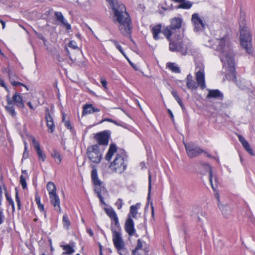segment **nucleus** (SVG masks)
I'll return each mask as SVG.
<instances>
[{
    "instance_id": "obj_1",
    "label": "nucleus",
    "mask_w": 255,
    "mask_h": 255,
    "mask_svg": "<svg viewBox=\"0 0 255 255\" xmlns=\"http://www.w3.org/2000/svg\"><path fill=\"white\" fill-rule=\"evenodd\" d=\"M112 9L113 21L119 24V29L124 36L131 33V20L126 6L118 2L117 0H107Z\"/></svg>"
},
{
    "instance_id": "obj_2",
    "label": "nucleus",
    "mask_w": 255,
    "mask_h": 255,
    "mask_svg": "<svg viewBox=\"0 0 255 255\" xmlns=\"http://www.w3.org/2000/svg\"><path fill=\"white\" fill-rule=\"evenodd\" d=\"M215 42L217 44L216 49L222 52L221 60L223 64V66L227 67L229 72L234 75L235 72V54L231 45L228 43L226 44V38L225 37L216 39Z\"/></svg>"
},
{
    "instance_id": "obj_3",
    "label": "nucleus",
    "mask_w": 255,
    "mask_h": 255,
    "mask_svg": "<svg viewBox=\"0 0 255 255\" xmlns=\"http://www.w3.org/2000/svg\"><path fill=\"white\" fill-rule=\"evenodd\" d=\"M127 156L123 150L118 151L113 162L111 163L110 167L113 171L122 173L126 170L127 166Z\"/></svg>"
},
{
    "instance_id": "obj_4",
    "label": "nucleus",
    "mask_w": 255,
    "mask_h": 255,
    "mask_svg": "<svg viewBox=\"0 0 255 255\" xmlns=\"http://www.w3.org/2000/svg\"><path fill=\"white\" fill-rule=\"evenodd\" d=\"M240 42L242 47L247 53L250 54L252 52V38L249 31L246 28L241 29Z\"/></svg>"
},
{
    "instance_id": "obj_5",
    "label": "nucleus",
    "mask_w": 255,
    "mask_h": 255,
    "mask_svg": "<svg viewBox=\"0 0 255 255\" xmlns=\"http://www.w3.org/2000/svg\"><path fill=\"white\" fill-rule=\"evenodd\" d=\"M86 154L89 160L96 164L100 162L102 154L100 152L99 146L97 144L91 145L88 147Z\"/></svg>"
},
{
    "instance_id": "obj_6",
    "label": "nucleus",
    "mask_w": 255,
    "mask_h": 255,
    "mask_svg": "<svg viewBox=\"0 0 255 255\" xmlns=\"http://www.w3.org/2000/svg\"><path fill=\"white\" fill-rule=\"evenodd\" d=\"M184 145L187 155L190 158L195 157L204 152L200 147L193 143H184ZM205 153H206V152Z\"/></svg>"
},
{
    "instance_id": "obj_7",
    "label": "nucleus",
    "mask_w": 255,
    "mask_h": 255,
    "mask_svg": "<svg viewBox=\"0 0 255 255\" xmlns=\"http://www.w3.org/2000/svg\"><path fill=\"white\" fill-rule=\"evenodd\" d=\"M113 241L115 248L118 250L119 254L122 255L121 252L124 249L125 243L121 232L117 231L116 229L113 230Z\"/></svg>"
},
{
    "instance_id": "obj_8",
    "label": "nucleus",
    "mask_w": 255,
    "mask_h": 255,
    "mask_svg": "<svg viewBox=\"0 0 255 255\" xmlns=\"http://www.w3.org/2000/svg\"><path fill=\"white\" fill-rule=\"evenodd\" d=\"M191 21L194 26V30L196 32L204 30L206 26L203 18L199 16L198 13H193L192 15Z\"/></svg>"
},
{
    "instance_id": "obj_9",
    "label": "nucleus",
    "mask_w": 255,
    "mask_h": 255,
    "mask_svg": "<svg viewBox=\"0 0 255 255\" xmlns=\"http://www.w3.org/2000/svg\"><path fill=\"white\" fill-rule=\"evenodd\" d=\"M202 166L207 172H209V181L212 189L215 190L219 183L217 177L213 174L212 168L210 165L207 163H203L202 164Z\"/></svg>"
},
{
    "instance_id": "obj_10",
    "label": "nucleus",
    "mask_w": 255,
    "mask_h": 255,
    "mask_svg": "<svg viewBox=\"0 0 255 255\" xmlns=\"http://www.w3.org/2000/svg\"><path fill=\"white\" fill-rule=\"evenodd\" d=\"M110 132L109 130H105L98 133L95 138L97 142L100 145H107L109 142Z\"/></svg>"
},
{
    "instance_id": "obj_11",
    "label": "nucleus",
    "mask_w": 255,
    "mask_h": 255,
    "mask_svg": "<svg viewBox=\"0 0 255 255\" xmlns=\"http://www.w3.org/2000/svg\"><path fill=\"white\" fill-rule=\"evenodd\" d=\"M30 138V139L31 140L33 146L37 153L39 160H41L42 162H44L46 158V155L40 149V146L39 142L37 141H36L34 136H31Z\"/></svg>"
},
{
    "instance_id": "obj_12",
    "label": "nucleus",
    "mask_w": 255,
    "mask_h": 255,
    "mask_svg": "<svg viewBox=\"0 0 255 255\" xmlns=\"http://www.w3.org/2000/svg\"><path fill=\"white\" fill-rule=\"evenodd\" d=\"M125 229L129 236H133L135 233L134 222L129 214H128V218L125 222Z\"/></svg>"
},
{
    "instance_id": "obj_13",
    "label": "nucleus",
    "mask_w": 255,
    "mask_h": 255,
    "mask_svg": "<svg viewBox=\"0 0 255 255\" xmlns=\"http://www.w3.org/2000/svg\"><path fill=\"white\" fill-rule=\"evenodd\" d=\"M169 50L173 52H180L183 55H185L187 53L186 49L184 48L183 44L181 42L170 41L169 43Z\"/></svg>"
},
{
    "instance_id": "obj_14",
    "label": "nucleus",
    "mask_w": 255,
    "mask_h": 255,
    "mask_svg": "<svg viewBox=\"0 0 255 255\" xmlns=\"http://www.w3.org/2000/svg\"><path fill=\"white\" fill-rule=\"evenodd\" d=\"M196 80L198 86H200L202 89L205 88L206 85L205 83V75L203 67H200L199 69L196 72Z\"/></svg>"
},
{
    "instance_id": "obj_15",
    "label": "nucleus",
    "mask_w": 255,
    "mask_h": 255,
    "mask_svg": "<svg viewBox=\"0 0 255 255\" xmlns=\"http://www.w3.org/2000/svg\"><path fill=\"white\" fill-rule=\"evenodd\" d=\"M54 16L58 25L64 26L67 30L71 29V25L67 22L61 12L55 11L54 12Z\"/></svg>"
},
{
    "instance_id": "obj_16",
    "label": "nucleus",
    "mask_w": 255,
    "mask_h": 255,
    "mask_svg": "<svg viewBox=\"0 0 255 255\" xmlns=\"http://www.w3.org/2000/svg\"><path fill=\"white\" fill-rule=\"evenodd\" d=\"M45 120L46 122V125L48 128L50 129V132L52 133L55 129V125L53 117L49 113V110L48 107L45 109Z\"/></svg>"
},
{
    "instance_id": "obj_17",
    "label": "nucleus",
    "mask_w": 255,
    "mask_h": 255,
    "mask_svg": "<svg viewBox=\"0 0 255 255\" xmlns=\"http://www.w3.org/2000/svg\"><path fill=\"white\" fill-rule=\"evenodd\" d=\"M49 197L50 202L53 206L54 210L58 212H60V199L56 193L49 195Z\"/></svg>"
},
{
    "instance_id": "obj_18",
    "label": "nucleus",
    "mask_w": 255,
    "mask_h": 255,
    "mask_svg": "<svg viewBox=\"0 0 255 255\" xmlns=\"http://www.w3.org/2000/svg\"><path fill=\"white\" fill-rule=\"evenodd\" d=\"M181 23L182 20L181 18L175 17L171 19V24L169 25V27L175 32L176 34L179 33V34H180V32H179V30L181 28Z\"/></svg>"
},
{
    "instance_id": "obj_19",
    "label": "nucleus",
    "mask_w": 255,
    "mask_h": 255,
    "mask_svg": "<svg viewBox=\"0 0 255 255\" xmlns=\"http://www.w3.org/2000/svg\"><path fill=\"white\" fill-rule=\"evenodd\" d=\"M100 111L99 109L93 107L92 104H86L83 107L82 114L85 115Z\"/></svg>"
},
{
    "instance_id": "obj_20",
    "label": "nucleus",
    "mask_w": 255,
    "mask_h": 255,
    "mask_svg": "<svg viewBox=\"0 0 255 255\" xmlns=\"http://www.w3.org/2000/svg\"><path fill=\"white\" fill-rule=\"evenodd\" d=\"M162 32L168 40H170V37L172 35H174L175 37L176 38H179L181 37V34H179V33L176 34L175 32L172 30V29H171L169 26H167L164 28Z\"/></svg>"
},
{
    "instance_id": "obj_21",
    "label": "nucleus",
    "mask_w": 255,
    "mask_h": 255,
    "mask_svg": "<svg viewBox=\"0 0 255 255\" xmlns=\"http://www.w3.org/2000/svg\"><path fill=\"white\" fill-rule=\"evenodd\" d=\"M143 244H145V242L142 241L140 239H138L137 241V245L134 249V252L136 253V250L140 251H143L144 253V255H147L149 252V249L146 247L143 248Z\"/></svg>"
},
{
    "instance_id": "obj_22",
    "label": "nucleus",
    "mask_w": 255,
    "mask_h": 255,
    "mask_svg": "<svg viewBox=\"0 0 255 255\" xmlns=\"http://www.w3.org/2000/svg\"><path fill=\"white\" fill-rule=\"evenodd\" d=\"M117 151V147L116 144L112 143L110 145L108 152L105 156V159L108 161H110L114 154Z\"/></svg>"
},
{
    "instance_id": "obj_23",
    "label": "nucleus",
    "mask_w": 255,
    "mask_h": 255,
    "mask_svg": "<svg viewBox=\"0 0 255 255\" xmlns=\"http://www.w3.org/2000/svg\"><path fill=\"white\" fill-rule=\"evenodd\" d=\"M12 99L14 104H15L18 107L21 108H24V105L22 98L18 93H15L12 96Z\"/></svg>"
},
{
    "instance_id": "obj_24",
    "label": "nucleus",
    "mask_w": 255,
    "mask_h": 255,
    "mask_svg": "<svg viewBox=\"0 0 255 255\" xmlns=\"http://www.w3.org/2000/svg\"><path fill=\"white\" fill-rule=\"evenodd\" d=\"M208 98H220L221 100L223 99V94L218 90H210L209 91L207 95Z\"/></svg>"
},
{
    "instance_id": "obj_25",
    "label": "nucleus",
    "mask_w": 255,
    "mask_h": 255,
    "mask_svg": "<svg viewBox=\"0 0 255 255\" xmlns=\"http://www.w3.org/2000/svg\"><path fill=\"white\" fill-rule=\"evenodd\" d=\"M186 85L189 89H196L197 88L198 86L194 80H193V77L191 74H188L186 78Z\"/></svg>"
},
{
    "instance_id": "obj_26",
    "label": "nucleus",
    "mask_w": 255,
    "mask_h": 255,
    "mask_svg": "<svg viewBox=\"0 0 255 255\" xmlns=\"http://www.w3.org/2000/svg\"><path fill=\"white\" fill-rule=\"evenodd\" d=\"M91 178L93 181V184L96 186H100L102 183L99 179L97 174V170L96 169H93L91 171Z\"/></svg>"
},
{
    "instance_id": "obj_27",
    "label": "nucleus",
    "mask_w": 255,
    "mask_h": 255,
    "mask_svg": "<svg viewBox=\"0 0 255 255\" xmlns=\"http://www.w3.org/2000/svg\"><path fill=\"white\" fill-rule=\"evenodd\" d=\"M161 26L160 24H157L154 26H153L151 29L152 33L153 35V38L155 40H158L160 39V36H159V34L161 32Z\"/></svg>"
},
{
    "instance_id": "obj_28",
    "label": "nucleus",
    "mask_w": 255,
    "mask_h": 255,
    "mask_svg": "<svg viewBox=\"0 0 255 255\" xmlns=\"http://www.w3.org/2000/svg\"><path fill=\"white\" fill-rule=\"evenodd\" d=\"M51 156L54 158L55 162L60 164L62 160V157L60 153L56 149H53L51 152Z\"/></svg>"
},
{
    "instance_id": "obj_29",
    "label": "nucleus",
    "mask_w": 255,
    "mask_h": 255,
    "mask_svg": "<svg viewBox=\"0 0 255 255\" xmlns=\"http://www.w3.org/2000/svg\"><path fill=\"white\" fill-rule=\"evenodd\" d=\"M140 206V204L137 203L135 205H131L130 207L129 214L131 216V218H136L137 214V210Z\"/></svg>"
},
{
    "instance_id": "obj_30",
    "label": "nucleus",
    "mask_w": 255,
    "mask_h": 255,
    "mask_svg": "<svg viewBox=\"0 0 255 255\" xmlns=\"http://www.w3.org/2000/svg\"><path fill=\"white\" fill-rule=\"evenodd\" d=\"M192 5V2L190 1H185L183 0V2H181L180 4H179L176 8L177 9L179 8H183V9H189L191 7Z\"/></svg>"
},
{
    "instance_id": "obj_31",
    "label": "nucleus",
    "mask_w": 255,
    "mask_h": 255,
    "mask_svg": "<svg viewBox=\"0 0 255 255\" xmlns=\"http://www.w3.org/2000/svg\"><path fill=\"white\" fill-rule=\"evenodd\" d=\"M5 70L6 71V72H7V73L8 74V75L9 76L10 82H11V84L12 85V86H18V85H21V86H22L24 87L27 89V90H28V88H27V87L25 85L23 84L22 83H20V82H16V81L12 80V77L11 76V74L10 73V70L9 69H5Z\"/></svg>"
},
{
    "instance_id": "obj_32",
    "label": "nucleus",
    "mask_w": 255,
    "mask_h": 255,
    "mask_svg": "<svg viewBox=\"0 0 255 255\" xmlns=\"http://www.w3.org/2000/svg\"><path fill=\"white\" fill-rule=\"evenodd\" d=\"M221 209L223 215L225 217H227L231 213V209L230 207L227 205H222L221 207H219Z\"/></svg>"
},
{
    "instance_id": "obj_33",
    "label": "nucleus",
    "mask_w": 255,
    "mask_h": 255,
    "mask_svg": "<svg viewBox=\"0 0 255 255\" xmlns=\"http://www.w3.org/2000/svg\"><path fill=\"white\" fill-rule=\"evenodd\" d=\"M47 189L49 192V194L56 193V189L54 183L52 182H49L47 184Z\"/></svg>"
},
{
    "instance_id": "obj_34",
    "label": "nucleus",
    "mask_w": 255,
    "mask_h": 255,
    "mask_svg": "<svg viewBox=\"0 0 255 255\" xmlns=\"http://www.w3.org/2000/svg\"><path fill=\"white\" fill-rule=\"evenodd\" d=\"M61 247L65 251L63 253V255H70L75 252L74 250L69 245H61Z\"/></svg>"
},
{
    "instance_id": "obj_35",
    "label": "nucleus",
    "mask_w": 255,
    "mask_h": 255,
    "mask_svg": "<svg viewBox=\"0 0 255 255\" xmlns=\"http://www.w3.org/2000/svg\"><path fill=\"white\" fill-rule=\"evenodd\" d=\"M168 67L173 72L176 73H180V70L179 67L175 63H168L167 64Z\"/></svg>"
},
{
    "instance_id": "obj_36",
    "label": "nucleus",
    "mask_w": 255,
    "mask_h": 255,
    "mask_svg": "<svg viewBox=\"0 0 255 255\" xmlns=\"http://www.w3.org/2000/svg\"><path fill=\"white\" fill-rule=\"evenodd\" d=\"M105 211L111 220L118 217L115 211L112 208H106Z\"/></svg>"
},
{
    "instance_id": "obj_37",
    "label": "nucleus",
    "mask_w": 255,
    "mask_h": 255,
    "mask_svg": "<svg viewBox=\"0 0 255 255\" xmlns=\"http://www.w3.org/2000/svg\"><path fill=\"white\" fill-rule=\"evenodd\" d=\"M62 222L64 227L67 230L69 229L70 226V222L66 215L63 216Z\"/></svg>"
},
{
    "instance_id": "obj_38",
    "label": "nucleus",
    "mask_w": 255,
    "mask_h": 255,
    "mask_svg": "<svg viewBox=\"0 0 255 255\" xmlns=\"http://www.w3.org/2000/svg\"><path fill=\"white\" fill-rule=\"evenodd\" d=\"M5 109L12 117H14L16 115V112H15L14 108L13 105L6 106Z\"/></svg>"
},
{
    "instance_id": "obj_39",
    "label": "nucleus",
    "mask_w": 255,
    "mask_h": 255,
    "mask_svg": "<svg viewBox=\"0 0 255 255\" xmlns=\"http://www.w3.org/2000/svg\"><path fill=\"white\" fill-rule=\"evenodd\" d=\"M101 191H102V189H101V188L100 186L99 187H96L95 188V191L97 194L98 197L100 199V200L101 202L102 203H104V199H103V197L101 195Z\"/></svg>"
},
{
    "instance_id": "obj_40",
    "label": "nucleus",
    "mask_w": 255,
    "mask_h": 255,
    "mask_svg": "<svg viewBox=\"0 0 255 255\" xmlns=\"http://www.w3.org/2000/svg\"><path fill=\"white\" fill-rule=\"evenodd\" d=\"M27 177L24 176L23 175H21L20 177V183L23 189H25L27 187V184L26 179Z\"/></svg>"
},
{
    "instance_id": "obj_41",
    "label": "nucleus",
    "mask_w": 255,
    "mask_h": 255,
    "mask_svg": "<svg viewBox=\"0 0 255 255\" xmlns=\"http://www.w3.org/2000/svg\"><path fill=\"white\" fill-rule=\"evenodd\" d=\"M112 220H113L114 222L115 227L114 228H113L112 229V231L113 232V230L116 229L117 231H119V232H120L121 229L120 224L119 223V220H118V217L115 218V219H113Z\"/></svg>"
},
{
    "instance_id": "obj_42",
    "label": "nucleus",
    "mask_w": 255,
    "mask_h": 255,
    "mask_svg": "<svg viewBox=\"0 0 255 255\" xmlns=\"http://www.w3.org/2000/svg\"><path fill=\"white\" fill-rule=\"evenodd\" d=\"M244 148L246 150V151L249 152L251 155H254V151L252 149V148L250 147V145L248 142L247 143H245L243 145Z\"/></svg>"
},
{
    "instance_id": "obj_43",
    "label": "nucleus",
    "mask_w": 255,
    "mask_h": 255,
    "mask_svg": "<svg viewBox=\"0 0 255 255\" xmlns=\"http://www.w3.org/2000/svg\"><path fill=\"white\" fill-rule=\"evenodd\" d=\"M151 190V175L150 174V173L149 172L148 175V196H147V199L149 200L150 197V193Z\"/></svg>"
},
{
    "instance_id": "obj_44",
    "label": "nucleus",
    "mask_w": 255,
    "mask_h": 255,
    "mask_svg": "<svg viewBox=\"0 0 255 255\" xmlns=\"http://www.w3.org/2000/svg\"><path fill=\"white\" fill-rule=\"evenodd\" d=\"M111 41H112L113 42L115 46L123 54V55H124L125 56H126L123 49L122 48L121 46L119 44V43L115 40H111Z\"/></svg>"
},
{
    "instance_id": "obj_45",
    "label": "nucleus",
    "mask_w": 255,
    "mask_h": 255,
    "mask_svg": "<svg viewBox=\"0 0 255 255\" xmlns=\"http://www.w3.org/2000/svg\"><path fill=\"white\" fill-rule=\"evenodd\" d=\"M15 201L17 204V208L18 210H20L21 209V205H20V200L18 196V192H16L15 193Z\"/></svg>"
},
{
    "instance_id": "obj_46",
    "label": "nucleus",
    "mask_w": 255,
    "mask_h": 255,
    "mask_svg": "<svg viewBox=\"0 0 255 255\" xmlns=\"http://www.w3.org/2000/svg\"><path fill=\"white\" fill-rule=\"evenodd\" d=\"M116 205L117 206L118 209H121L123 206V200L122 199L119 198L116 202Z\"/></svg>"
},
{
    "instance_id": "obj_47",
    "label": "nucleus",
    "mask_w": 255,
    "mask_h": 255,
    "mask_svg": "<svg viewBox=\"0 0 255 255\" xmlns=\"http://www.w3.org/2000/svg\"><path fill=\"white\" fill-rule=\"evenodd\" d=\"M69 46L72 48L74 49H78V46L76 45L75 41L72 40L69 43Z\"/></svg>"
},
{
    "instance_id": "obj_48",
    "label": "nucleus",
    "mask_w": 255,
    "mask_h": 255,
    "mask_svg": "<svg viewBox=\"0 0 255 255\" xmlns=\"http://www.w3.org/2000/svg\"><path fill=\"white\" fill-rule=\"evenodd\" d=\"M6 199L8 200V201L9 202V205H10L12 206V209L13 211L14 210V202H13L12 199L11 198L9 197L7 194L6 195Z\"/></svg>"
},
{
    "instance_id": "obj_49",
    "label": "nucleus",
    "mask_w": 255,
    "mask_h": 255,
    "mask_svg": "<svg viewBox=\"0 0 255 255\" xmlns=\"http://www.w3.org/2000/svg\"><path fill=\"white\" fill-rule=\"evenodd\" d=\"M239 140L240 142L242 143V145L244 144L245 143H247L248 141L246 140V139L241 135H238Z\"/></svg>"
},
{
    "instance_id": "obj_50",
    "label": "nucleus",
    "mask_w": 255,
    "mask_h": 255,
    "mask_svg": "<svg viewBox=\"0 0 255 255\" xmlns=\"http://www.w3.org/2000/svg\"><path fill=\"white\" fill-rule=\"evenodd\" d=\"M6 101L8 104L7 106L12 105L13 103H14L13 99L11 100L9 95L6 96Z\"/></svg>"
},
{
    "instance_id": "obj_51",
    "label": "nucleus",
    "mask_w": 255,
    "mask_h": 255,
    "mask_svg": "<svg viewBox=\"0 0 255 255\" xmlns=\"http://www.w3.org/2000/svg\"><path fill=\"white\" fill-rule=\"evenodd\" d=\"M171 94L176 101H179L180 98L175 91H172Z\"/></svg>"
},
{
    "instance_id": "obj_52",
    "label": "nucleus",
    "mask_w": 255,
    "mask_h": 255,
    "mask_svg": "<svg viewBox=\"0 0 255 255\" xmlns=\"http://www.w3.org/2000/svg\"><path fill=\"white\" fill-rule=\"evenodd\" d=\"M35 202L37 205L41 204L40 197L39 196V195L37 193L35 194Z\"/></svg>"
},
{
    "instance_id": "obj_53",
    "label": "nucleus",
    "mask_w": 255,
    "mask_h": 255,
    "mask_svg": "<svg viewBox=\"0 0 255 255\" xmlns=\"http://www.w3.org/2000/svg\"><path fill=\"white\" fill-rule=\"evenodd\" d=\"M65 126L67 128L71 129H72V126L70 124V123L69 121H65Z\"/></svg>"
},
{
    "instance_id": "obj_54",
    "label": "nucleus",
    "mask_w": 255,
    "mask_h": 255,
    "mask_svg": "<svg viewBox=\"0 0 255 255\" xmlns=\"http://www.w3.org/2000/svg\"><path fill=\"white\" fill-rule=\"evenodd\" d=\"M4 216L2 211L0 210V225L3 222Z\"/></svg>"
},
{
    "instance_id": "obj_55",
    "label": "nucleus",
    "mask_w": 255,
    "mask_h": 255,
    "mask_svg": "<svg viewBox=\"0 0 255 255\" xmlns=\"http://www.w3.org/2000/svg\"><path fill=\"white\" fill-rule=\"evenodd\" d=\"M101 83L105 89L107 88V82L106 81V80L102 79V80L101 81Z\"/></svg>"
},
{
    "instance_id": "obj_56",
    "label": "nucleus",
    "mask_w": 255,
    "mask_h": 255,
    "mask_svg": "<svg viewBox=\"0 0 255 255\" xmlns=\"http://www.w3.org/2000/svg\"><path fill=\"white\" fill-rule=\"evenodd\" d=\"M141 251L136 250V253L134 252V249L132 250L131 255H141Z\"/></svg>"
},
{
    "instance_id": "obj_57",
    "label": "nucleus",
    "mask_w": 255,
    "mask_h": 255,
    "mask_svg": "<svg viewBox=\"0 0 255 255\" xmlns=\"http://www.w3.org/2000/svg\"><path fill=\"white\" fill-rule=\"evenodd\" d=\"M38 206V208L39 209V210L41 211V212H43L44 211V205L43 204H42L41 203V204H38L37 205Z\"/></svg>"
},
{
    "instance_id": "obj_58",
    "label": "nucleus",
    "mask_w": 255,
    "mask_h": 255,
    "mask_svg": "<svg viewBox=\"0 0 255 255\" xmlns=\"http://www.w3.org/2000/svg\"><path fill=\"white\" fill-rule=\"evenodd\" d=\"M176 101L179 104V105L181 107L182 109L183 110H184L185 108L184 106L183 105V104H182V101H181V99L180 98L179 99V101Z\"/></svg>"
},
{
    "instance_id": "obj_59",
    "label": "nucleus",
    "mask_w": 255,
    "mask_h": 255,
    "mask_svg": "<svg viewBox=\"0 0 255 255\" xmlns=\"http://www.w3.org/2000/svg\"><path fill=\"white\" fill-rule=\"evenodd\" d=\"M167 111H168V113L169 115H170V118L172 119V121L173 122H174V116L173 115V113H172V111L170 109H168Z\"/></svg>"
},
{
    "instance_id": "obj_60",
    "label": "nucleus",
    "mask_w": 255,
    "mask_h": 255,
    "mask_svg": "<svg viewBox=\"0 0 255 255\" xmlns=\"http://www.w3.org/2000/svg\"><path fill=\"white\" fill-rule=\"evenodd\" d=\"M104 122H111L112 123V122H113V119H109V118H105L103 120H102L100 122V123H103Z\"/></svg>"
},
{
    "instance_id": "obj_61",
    "label": "nucleus",
    "mask_w": 255,
    "mask_h": 255,
    "mask_svg": "<svg viewBox=\"0 0 255 255\" xmlns=\"http://www.w3.org/2000/svg\"><path fill=\"white\" fill-rule=\"evenodd\" d=\"M87 232L91 237H92L94 235L93 232L91 229H87Z\"/></svg>"
},
{
    "instance_id": "obj_62",
    "label": "nucleus",
    "mask_w": 255,
    "mask_h": 255,
    "mask_svg": "<svg viewBox=\"0 0 255 255\" xmlns=\"http://www.w3.org/2000/svg\"><path fill=\"white\" fill-rule=\"evenodd\" d=\"M56 58L59 62H61L64 61V59L60 55H57Z\"/></svg>"
},
{
    "instance_id": "obj_63",
    "label": "nucleus",
    "mask_w": 255,
    "mask_h": 255,
    "mask_svg": "<svg viewBox=\"0 0 255 255\" xmlns=\"http://www.w3.org/2000/svg\"><path fill=\"white\" fill-rule=\"evenodd\" d=\"M28 154V153L27 152V151L24 150V151L23 152V157L24 158H27Z\"/></svg>"
},
{
    "instance_id": "obj_64",
    "label": "nucleus",
    "mask_w": 255,
    "mask_h": 255,
    "mask_svg": "<svg viewBox=\"0 0 255 255\" xmlns=\"http://www.w3.org/2000/svg\"><path fill=\"white\" fill-rule=\"evenodd\" d=\"M0 22L2 24V29H4L5 28V23L4 22V21H3L1 19H0Z\"/></svg>"
}]
</instances>
